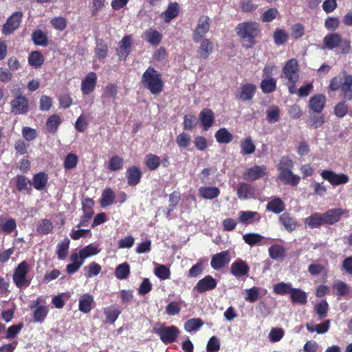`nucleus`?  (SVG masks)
<instances>
[{"label":"nucleus","instance_id":"nucleus-32","mask_svg":"<svg viewBox=\"0 0 352 352\" xmlns=\"http://www.w3.org/2000/svg\"><path fill=\"white\" fill-rule=\"evenodd\" d=\"M48 181L47 175L43 172H40L34 175L32 179V184L35 189L37 190H43Z\"/></svg>","mask_w":352,"mask_h":352},{"label":"nucleus","instance_id":"nucleus-55","mask_svg":"<svg viewBox=\"0 0 352 352\" xmlns=\"http://www.w3.org/2000/svg\"><path fill=\"white\" fill-rule=\"evenodd\" d=\"M145 164L150 170H154L159 167L160 159L158 156L150 153L145 157Z\"/></svg>","mask_w":352,"mask_h":352},{"label":"nucleus","instance_id":"nucleus-26","mask_svg":"<svg viewBox=\"0 0 352 352\" xmlns=\"http://www.w3.org/2000/svg\"><path fill=\"white\" fill-rule=\"evenodd\" d=\"M326 98L322 94L312 96L309 101V107L316 113H320L324 109Z\"/></svg>","mask_w":352,"mask_h":352},{"label":"nucleus","instance_id":"nucleus-51","mask_svg":"<svg viewBox=\"0 0 352 352\" xmlns=\"http://www.w3.org/2000/svg\"><path fill=\"white\" fill-rule=\"evenodd\" d=\"M145 38L152 45H158L162 40V34L155 30L150 29L145 32Z\"/></svg>","mask_w":352,"mask_h":352},{"label":"nucleus","instance_id":"nucleus-63","mask_svg":"<svg viewBox=\"0 0 352 352\" xmlns=\"http://www.w3.org/2000/svg\"><path fill=\"white\" fill-rule=\"evenodd\" d=\"M155 274L161 280H166L170 278V270L164 265H157L155 269Z\"/></svg>","mask_w":352,"mask_h":352},{"label":"nucleus","instance_id":"nucleus-49","mask_svg":"<svg viewBox=\"0 0 352 352\" xmlns=\"http://www.w3.org/2000/svg\"><path fill=\"white\" fill-rule=\"evenodd\" d=\"M43 56L38 51L32 52L28 57L29 64L35 68L41 67L43 65Z\"/></svg>","mask_w":352,"mask_h":352},{"label":"nucleus","instance_id":"nucleus-43","mask_svg":"<svg viewBox=\"0 0 352 352\" xmlns=\"http://www.w3.org/2000/svg\"><path fill=\"white\" fill-rule=\"evenodd\" d=\"M104 314L106 322L113 324L120 314V311L115 306L111 305L104 309Z\"/></svg>","mask_w":352,"mask_h":352},{"label":"nucleus","instance_id":"nucleus-42","mask_svg":"<svg viewBox=\"0 0 352 352\" xmlns=\"http://www.w3.org/2000/svg\"><path fill=\"white\" fill-rule=\"evenodd\" d=\"M276 80L274 78H265L261 82V89L265 94H270L275 91Z\"/></svg>","mask_w":352,"mask_h":352},{"label":"nucleus","instance_id":"nucleus-48","mask_svg":"<svg viewBox=\"0 0 352 352\" xmlns=\"http://www.w3.org/2000/svg\"><path fill=\"white\" fill-rule=\"evenodd\" d=\"M130 274V266L127 263L118 265L115 270V275L120 280L125 279Z\"/></svg>","mask_w":352,"mask_h":352},{"label":"nucleus","instance_id":"nucleus-60","mask_svg":"<svg viewBox=\"0 0 352 352\" xmlns=\"http://www.w3.org/2000/svg\"><path fill=\"white\" fill-rule=\"evenodd\" d=\"M245 300L250 302H256L260 294V288L257 287H253L250 289H248L245 290Z\"/></svg>","mask_w":352,"mask_h":352},{"label":"nucleus","instance_id":"nucleus-12","mask_svg":"<svg viewBox=\"0 0 352 352\" xmlns=\"http://www.w3.org/2000/svg\"><path fill=\"white\" fill-rule=\"evenodd\" d=\"M321 177L327 180L333 186H338L346 184L349 182V177L343 173L337 174L331 170H324L321 173Z\"/></svg>","mask_w":352,"mask_h":352},{"label":"nucleus","instance_id":"nucleus-6","mask_svg":"<svg viewBox=\"0 0 352 352\" xmlns=\"http://www.w3.org/2000/svg\"><path fill=\"white\" fill-rule=\"evenodd\" d=\"M299 67L294 58L289 60L283 68L282 77L287 79L289 82L296 84L299 78Z\"/></svg>","mask_w":352,"mask_h":352},{"label":"nucleus","instance_id":"nucleus-25","mask_svg":"<svg viewBox=\"0 0 352 352\" xmlns=\"http://www.w3.org/2000/svg\"><path fill=\"white\" fill-rule=\"evenodd\" d=\"M179 12V4L177 2H171L168 4L166 10L162 12L161 17L166 23H169L178 16Z\"/></svg>","mask_w":352,"mask_h":352},{"label":"nucleus","instance_id":"nucleus-38","mask_svg":"<svg viewBox=\"0 0 352 352\" xmlns=\"http://www.w3.org/2000/svg\"><path fill=\"white\" fill-rule=\"evenodd\" d=\"M199 192L201 196L206 199H212L217 197L220 193L219 189L217 187H200Z\"/></svg>","mask_w":352,"mask_h":352},{"label":"nucleus","instance_id":"nucleus-5","mask_svg":"<svg viewBox=\"0 0 352 352\" xmlns=\"http://www.w3.org/2000/svg\"><path fill=\"white\" fill-rule=\"evenodd\" d=\"M153 331L157 333L162 342L166 344L174 342L179 334V329L175 326L165 327L158 324L153 327Z\"/></svg>","mask_w":352,"mask_h":352},{"label":"nucleus","instance_id":"nucleus-14","mask_svg":"<svg viewBox=\"0 0 352 352\" xmlns=\"http://www.w3.org/2000/svg\"><path fill=\"white\" fill-rule=\"evenodd\" d=\"M261 219L260 213L256 211L241 210L238 212L239 221L245 226L258 223Z\"/></svg>","mask_w":352,"mask_h":352},{"label":"nucleus","instance_id":"nucleus-39","mask_svg":"<svg viewBox=\"0 0 352 352\" xmlns=\"http://www.w3.org/2000/svg\"><path fill=\"white\" fill-rule=\"evenodd\" d=\"M293 302L305 305L307 302L306 293L300 289L293 288L290 294Z\"/></svg>","mask_w":352,"mask_h":352},{"label":"nucleus","instance_id":"nucleus-37","mask_svg":"<svg viewBox=\"0 0 352 352\" xmlns=\"http://www.w3.org/2000/svg\"><path fill=\"white\" fill-rule=\"evenodd\" d=\"M266 209L274 213L279 214L285 210V204L280 198L275 197L267 203Z\"/></svg>","mask_w":352,"mask_h":352},{"label":"nucleus","instance_id":"nucleus-41","mask_svg":"<svg viewBox=\"0 0 352 352\" xmlns=\"http://www.w3.org/2000/svg\"><path fill=\"white\" fill-rule=\"evenodd\" d=\"M269 254L274 260H281L285 257V250L280 245H273L269 248Z\"/></svg>","mask_w":352,"mask_h":352},{"label":"nucleus","instance_id":"nucleus-35","mask_svg":"<svg viewBox=\"0 0 352 352\" xmlns=\"http://www.w3.org/2000/svg\"><path fill=\"white\" fill-rule=\"evenodd\" d=\"M215 139L217 142L220 144H228L233 140V135L226 128H221L214 135Z\"/></svg>","mask_w":352,"mask_h":352},{"label":"nucleus","instance_id":"nucleus-52","mask_svg":"<svg viewBox=\"0 0 352 352\" xmlns=\"http://www.w3.org/2000/svg\"><path fill=\"white\" fill-rule=\"evenodd\" d=\"M204 324L200 318H191L184 324V329L187 332H192L198 330Z\"/></svg>","mask_w":352,"mask_h":352},{"label":"nucleus","instance_id":"nucleus-31","mask_svg":"<svg viewBox=\"0 0 352 352\" xmlns=\"http://www.w3.org/2000/svg\"><path fill=\"white\" fill-rule=\"evenodd\" d=\"M213 44L209 39H204L198 49V55L200 58L206 59L212 52Z\"/></svg>","mask_w":352,"mask_h":352},{"label":"nucleus","instance_id":"nucleus-30","mask_svg":"<svg viewBox=\"0 0 352 352\" xmlns=\"http://www.w3.org/2000/svg\"><path fill=\"white\" fill-rule=\"evenodd\" d=\"M16 228V221L12 218L0 217V231L10 234Z\"/></svg>","mask_w":352,"mask_h":352},{"label":"nucleus","instance_id":"nucleus-4","mask_svg":"<svg viewBox=\"0 0 352 352\" xmlns=\"http://www.w3.org/2000/svg\"><path fill=\"white\" fill-rule=\"evenodd\" d=\"M331 91L341 89L343 97L346 100L352 99V75H344L343 77L336 76L329 86Z\"/></svg>","mask_w":352,"mask_h":352},{"label":"nucleus","instance_id":"nucleus-7","mask_svg":"<svg viewBox=\"0 0 352 352\" xmlns=\"http://www.w3.org/2000/svg\"><path fill=\"white\" fill-rule=\"evenodd\" d=\"M29 271V265L26 261L21 262L16 268L13 275V280L17 287L28 286L30 283L27 279V274Z\"/></svg>","mask_w":352,"mask_h":352},{"label":"nucleus","instance_id":"nucleus-18","mask_svg":"<svg viewBox=\"0 0 352 352\" xmlns=\"http://www.w3.org/2000/svg\"><path fill=\"white\" fill-rule=\"evenodd\" d=\"M256 87L253 84H245L242 85L236 94V98L243 101L251 100L255 95Z\"/></svg>","mask_w":352,"mask_h":352},{"label":"nucleus","instance_id":"nucleus-40","mask_svg":"<svg viewBox=\"0 0 352 352\" xmlns=\"http://www.w3.org/2000/svg\"><path fill=\"white\" fill-rule=\"evenodd\" d=\"M69 239L65 238L58 243L56 247V254L59 259L63 260L67 256L69 248Z\"/></svg>","mask_w":352,"mask_h":352},{"label":"nucleus","instance_id":"nucleus-53","mask_svg":"<svg viewBox=\"0 0 352 352\" xmlns=\"http://www.w3.org/2000/svg\"><path fill=\"white\" fill-rule=\"evenodd\" d=\"M243 239L246 243L250 246H253L259 244L264 237L256 233H248L243 236Z\"/></svg>","mask_w":352,"mask_h":352},{"label":"nucleus","instance_id":"nucleus-56","mask_svg":"<svg viewBox=\"0 0 352 352\" xmlns=\"http://www.w3.org/2000/svg\"><path fill=\"white\" fill-rule=\"evenodd\" d=\"M32 37L35 45L41 46L47 45V38L41 30L34 31Z\"/></svg>","mask_w":352,"mask_h":352},{"label":"nucleus","instance_id":"nucleus-2","mask_svg":"<svg viewBox=\"0 0 352 352\" xmlns=\"http://www.w3.org/2000/svg\"><path fill=\"white\" fill-rule=\"evenodd\" d=\"M259 31L258 23L252 21L239 23L236 28V32L243 39V45L245 48H250L253 46L254 38Z\"/></svg>","mask_w":352,"mask_h":352},{"label":"nucleus","instance_id":"nucleus-47","mask_svg":"<svg viewBox=\"0 0 352 352\" xmlns=\"http://www.w3.org/2000/svg\"><path fill=\"white\" fill-rule=\"evenodd\" d=\"M101 266L93 261L84 267L85 275L87 278L96 276L101 272Z\"/></svg>","mask_w":352,"mask_h":352},{"label":"nucleus","instance_id":"nucleus-64","mask_svg":"<svg viewBox=\"0 0 352 352\" xmlns=\"http://www.w3.org/2000/svg\"><path fill=\"white\" fill-rule=\"evenodd\" d=\"M285 331L282 328H273L270 330L268 338L270 342H277L284 336Z\"/></svg>","mask_w":352,"mask_h":352},{"label":"nucleus","instance_id":"nucleus-44","mask_svg":"<svg viewBox=\"0 0 352 352\" xmlns=\"http://www.w3.org/2000/svg\"><path fill=\"white\" fill-rule=\"evenodd\" d=\"M279 221L284 228L289 232L296 228V223L294 219L287 214L283 213L279 217Z\"/></svg>","mask_w":352,"mask_h":352},{"label":"nucleus","instance_id":"nucleus-17","mask_svg":"<svg viewBox=\"0 0 352 352\" xmlns=\"http://www.w3.org/2000/svg\"><path fill=\"white\" fill-rule=\"evenodd\" d=\"M265 175L266 167L265 166H254L247 168L243 177L246 180L254 181L264 177Z\"/></svg>","mask_w":352,"mask_h":352},{"label":"nucleus","instance_id":"nucleus-11","mask_svg":"<svg viewBox=\"0 0 352 352\" xmlns=\"http://www.w3.org/2000/svg\"><path fill=\"white\" fill-rule=\"evenodd\" d=\"M41 298H38L32 302L31 310L33 311L34 320L36 322L41 323L44 321L48 314V307L44 305H40Z\"/></svg>","mask_w":352,"mask_h":352},{"label":"nucleus","instance_id":"nucleus-57","mask_svg":"<svg viewBox=\"0 0 352 352\" xmlns=\"http://www.w3.org/2000/svg\"><path fill=\"white\" fill-rule=\"evenodd\" d=\"M293 168V161L287 156L283 157L278 165V170L280 173L292 170Z\"/></svg>","mask_w":352,"mask_h":352},{"label":"nucleus","instance_id":"nucleus-45","mask_svg":"<svg viewBox=\"0 0 352 352\" xmlns=\"http://www.w3.org/2000/svg\"><path fill=\"white\" fill-rule=\"evenodd\" d=\"M241 153L243 155H250L254 153L256 146L251 138H246L241 143Z\"/></svg>","mask_w":352,"mask_h":352},{"label":"nucleus","instance_id":"nucleus-58","mask_svg":"<svg viewBox=\"0 0 352 352\" xmlns=\"http://www.w3.org/2000/svg\"><path fill=\"white\" fill-rule=\"evenodd\" d=\"M123 159L118 155H114L109 160L108 168L111 171H116L122 168Z\"/></svg>","mask_w":352,"mask_h":352},{"label":"nucleus","instance_id":"nucleus-29","mask_svg":"<svg viewBox=\"0 0 352 352\" xmlns=\"http://www.w3.org/2000/svg\"><path fill=\"white\" fill-rule=\"evenodd\" d=\"M131 38L128 36L122 38L119 43V47L117 50L118 56L122 59H125L130 52Z\"/></svg>","mask_w":352,"mask_h":352},{"label":"nucleus","instance_id":"nucleus-8","mask_svg":"<svg viewBox=\"0 0 352 352\" xmlns=\"http://www.w3.org/2000/svg\"><path fill=\"white\" fill-rule=\"evenodd\" d=\"M210 29V19L207 16L199 18L197 25L193 32V40L197 43L207 34Z\"/></svg>","mask_w":352,"mask_h":352},{"label":"nucleus","instance_id":"nucleus-23","mask_svg":"<svg viewBox=\"0 0 352 352\" xmlns=\"http://www.w3.org/2000/svg\"><path fill=\"white\" fill-rule=\"evenodd\" d=\"M199 120L204 131H208L214 124V115L210 109H204L199 113Z\"/></svg>","mask_w":352,"mask_h":352},{"label":"nucleus","instance_id":"nucleus-33","mask_svg":"<svg viewBox=\"0 0 352 352\" xmlns=\"http://www.w3.org/2000/svg\"><path fill=\"white\" fill-rule=\"evenodd\" d=\"M305 223L309 228H314L324 223L323 214L315 212L305 219Z\"/></svg>","mask_w":352,"mask_h":352},{"label":"nucleus","instance_id":"nucleus-15","mask_svg":"<svg viewBox=\"0 0 352 352\" xmlns=\"http://www.w3.org/2000/svg\"><path fill=\"white\" fill-rule=\"evenodd\" d=\"M230 261V253L228 250L221 252L212 256L210 265L214 270H219Z\"/></svg>","mask_w":352,"mask_h":352},{"label":"nucleus","instance_id":"nucleus-24","mask_svg":"<svg viewBox=\"0 0 352 352\" xmlns=\"http://www.w3.org/2000/svg\"><path fill=\"white\" fill-rule=\"evenodd\" d=\"M236 194L241 200L250 199L254 197L255 189L250 184L241 183L236 190Z\"/></svg>","mask_w":352,"mask_h":352},{"label":"nucleus","instance_id":"nucleus-27","mask_svg":"<svg viewBox=\"0 0 352 352\" xmlns=\"http://www.w3.org/2000/svg\"><path fill=\"white\" fill-rule=\"evenodd\" d=\"M279 179L286 185L296 186L298 184L300 177L292 170L280 173Z\"/></svg>","mask_w":352,"mask_h":352},{"label":"nucleus","instance_id":"nucleus-13","mask_svg":"<svg viewBox=\"0 0 352 352\" xmlns=\"http://www.w3.org/2000/svg\"><path fill=\"white\" fill-rule=\"evenodd\" d=\"M11 111L14 114H25L28 111V102L25 96L19 95L11 101Z\"/></svg>","mask_w":352,"mask_h":352},{"label":"nucleus","instance_id":"nucleus-50","mask_svg":"<svg viewBox=\"0 0 352 352\" xmlns=\"http://www.w3.org/2000/svg\"><path fill=\"white\" fill-rule=\"evenodd\" d=\"M115 199V195L111 188L105 189L102 194L100 200V204L102 207H106L112 204Z\"/></svg>","mask_w":352,"mask_h":352},{"label":"nucleus","instance_id":"nucleus-36","mask_svg":"<svg viewBox=\"0 0 352 352\" xmlns=\"http://www.w3.org/2000/svg\"><path fill=\"white\" fill-rule=\"evenodd\" d=\"M333 294L338 296H342L348 294L351 291L349 285L342 280H336L332 285Z\"/></svg>","mask_w":352,"mask_h":352},{"label":"nucleus","instance_id":"nucleus-46","mask_svg":"<svg viewBox=\"0 0 352 352\" xmlns=\"http://www.w3.org/2000/svg\"><path fill=\"white\" fill-rule=\"evenodd\" d=\"M293 287L290 283H278L274 285V292L278 295H285L291 294Z\"/></svg>","mask_w":352,"mask_h":352},{"label":"nucleus","instance_id":"nucleus-54","mask_svg":"<svg viewBox=\"0 0 352 352\" xmlns=\"http://www.w3.org/2000/svg\"><path fill=\"white\" fill-rule=\"evenodd\" d=\"M53 228L52 223L46 219L41 220L37 225V232L41 234H47Z\"/></svg>","mask_w":352,"mask_h":352},{"label":"nucleus","instance_id":"nucleus-34","mask_svg":"<svg viewBox=\"0 0 352 352\" xmlns=\"http://www.w3.org/2000/svg\"><path fill=\"white\" fill-rule=\"evenodd\" d=\"M126 177L129 186L137 185L141 177L140 170L135 166L129 168L126 171Z\"/></svg>","mask_w":352,"mask_h":352},{"label":"nucleus","instance_id":"nucleus-62","mask_svg":"<svg viewBox=\"0 0 352 352\" xmlns=\"http://www.w3.org/2000/svg\"><path fill=\"white\" fill-rule=\"evenodd\" d=\"M60 124V118L59 116L56 114H54L50 116L47 121V129L52 132L54 133L56 131L58 126Z\"/></svg>","mask_w":352,"mask_h":352},{"label":"nucleus","instance_id":"nucleus-10","mask_svg":"<svg viewBox=\"0 0 352 352\" xmlns=\"http://www.w3.org/2000/svg\"><path fill=\"white\" fill-rule=\"evenodd\" d=\"M97 80L98 76L95 72H89L85 76L80 84V90L83 95H89L94 91Z\"/></svg>","mask_w":352,"mask_h":352},{"label":"nucleus","instance_id":"nucleus-20","mask_svg":"<svg viewBox=\"0 0 352 352\" xmlns=\"http://www.w3.org/2000/svg\"><path fill=\"white\" fill-rule=\"evenodd\" d=\"M249 266L245 261L237 259L230 266V272L236 278H241L246 276L249 272Z\"/></svg>","mask_w":352,"mask_h":352},{"label":"nucleus","instance_id":"nucleus-61","mask_svg":"<svg viewBox=\"0 0 352 352\" xmlns=\"http://www.w3.org/2000/svg\"><path fill=\"white\" fill-rule=\"evenodd\" d=\"M78 157L76 154L69 153L65 158L63 166L67 170L74 168L78 163Z\"/></svg>","mask_w":352,"mask_h":352},{"label":"nucleus","instance_id":"nucleus-28","mask_svg":"<svg viewBox=\"0 0 352 352\" xmlns=\"http://www.w3.org/2000/svg\"><path fill=\"white\" fill-rule=\"evenodd\" d=\"M341 42V36L338 33H331L326 35L323 39L324 47L333 50L339 46Z\"/></svg>","mask_w":352,"mask_h":352},{"label":"nucleus","instance_id":"nucleus-1","mask_svg":"<svg viewBox=\"0 0 352 352\" xmlns=\"http://www.w3.org/2000/svg\"><path fill=\"white\" fill-rule=\"evenodd\" d=\"M100 252L98 247L92 244H89L85 248L80 249L78 252H74L70 256L71 263L66 267L68 274H72L76 272L83 265L86 258L95 256Z\"/></svg>","mask_w":352,"mask_h":352},{"label":"nucleus","instance_id":"nucleus-21","mask_svg":"<svg viewBox=\"0 0 352 352\" xmlns=\"http://www.w3.org/2000/svg\"><path fill=\"white\" fill-rule=\"evenodd\" d=\"M118 87L116 84H108L104 89L101 96L102 102L104 105H109L111 100L117 97Z\"/></svg>","mask_w":352,"mask_h":352},{"label":"nucleus","instance_id":"nucleus-22","mask_svg":"<svg viewBox=\"0 0 352 352\" xmlns=\"http://www.w3.org/2000/svg\"><path fill=\"white\" fill-rule=\"evenodd\" d=\"M345 210L341 208H333L329 210L323 214L324 223L327 225H332L338 222L342 215L345 213Z\"/></svg>","mask_w":352,"mask_h":352},{"label":"nucleus","instance_id":"nucleus-9","mask_svg":"<svg viewBox=\"0 0 352 352\" xmlns=\"http://www.w3.org/2000/svg\"><path fill=\"white\" fill-rule=\"evenodd\" d=\"M23 14L21 12H14L7 20L3 26L2 32L5 35L10 34L17 29L21 22Z\"/></svg>","mask_w":352,"mask_h":352},{"label":"nucleus","instance_id":"nucleus-19","mask_svg":"<svg viewBox=\"0 0 352 352\" xmlns=\"http://www.w3.org/2000/svg\"><path fill=\"white\" fill-rule=\"evenodd\" d=\"M217 285V281L212 276L207 275L199 280L195 285V289L199 293H204L207 291L214 289Z\"/></svg>","mask_w":352,"mask_h":352},{"label":"nucleus","instance_id":"nucleus-59","mask_svg":"<svg viewBox=\"0 0 352 352\" xmlns=\"http://www.w3.org/2000/svg\"><path fill=\"white\" fill-rule=\"evenodd\" d=\"M267 119L270 123H275L278 122L280 116V110L276 106L270 107L267 111Z\"/></svg>","mask_w":352,"mask_h":352},{"label":"nucleus","instance_id":"nucleus-16","mask_svg":"<svg viewBox=\"0 0 352 352\" xmlns=\"http://www.w3.org/2000/svg\"><path fill=\"white\" fill-rule=\"evenodd\" d=\"M95 305L94 296L90 294H83L78 300V309L83 314L91 312Z\"/></svg>","mask_w":352,"mask_h":352},{"label":"nucleus","instance_id":"nucleus-3","mask_svg":"<svg viewBox=\"0 0 352 352\" xmlns=\"http://www.w3.org/2000/svg\"><path fill=\"white\" fill-rule=\"evenodd\" d=\"M143 86L152 94H159L163 89V80L161 74L153 67H148L142 78Z\"/></svg>","mask_w":352,"mask_h":352}]
</instances>
